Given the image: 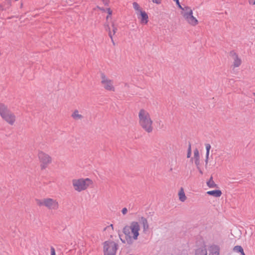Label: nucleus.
Returning a JSON list of instances; mask_svg holds the SVG:
<instances>
[{"instance_id":"45","label":"nucleus","mask_w":255,"mask_h":255,"mask_svg":"<svg viewBox=\"0 0 255 255\" xmlns=\"http://www.w3.org/2000/svg\"><path fill=\"white\" fill-rule=\"evenodd\" d=\"M22 4H22V3L21 2V7L22 6Z\"/></svg>"},{"instance_id":"42","label":"nucleus","mask_w":255,"mask_h":255,"mask_svg":"<svg viewBox=\"0 0 255 255\" xmlns=\"http://www.w3.org/2000/svg\"><path fill=\"white\" fill-rule=\"evenodd\" d=\"M241 255H246L245 253H244V250L240 253Z\"/></svg>"},{"instance_id":"25","label":"nucleus","mask_w":255,"mask_h":255,"mask_svg":"<svg viewBox=\"0 0 255 255\" xmlns=\"http://www.w3.org/2000/svg\"><path fill=\"white\" fill-rule=\"evenodd\" d=\"M35 201H36V204L38 206H44V204L43 203L44 199L43 200H40V199H35Z\"/></svg>"},{"instance_id":"33","label":"nucleus","mask_w":255,"mask_h":255,"mask_svg":"<svg viewBox=\"0 0 255 255\" xmlns=\"http://www.w3.org/2000/svg\"><path fill=\"white\" fill-rule=\"evenodd\" d=\"M195 164L196 165L197 168L200 167V159H195Z\"/></svg>"},{"instance_id":"26","label":"nucleus","mask_w":255,"mask_h":255,"mask_svg":"<svg viewBox=\"0 0 255 255\" xmlns=\"http://www.w3.org/2000/svg\"><path fill=\"white\" fill-rule=\"evenodd\" d=\"M205 145H206V154L209 155L210 150L211 148V145L209 143H207L205 144Z\"/></svg>"},{"instance_id":"28","label":"nucleus","mask_w":255,"mask_h":255,"mask_svg":"<svg viewBox=\"0 0 255 255\" xmlns=\"http://www.w3.org/2000/svg\"><path fill=\"white\" fill-rule=\"evenodd\" d=\"M97 8L99 9V10H101V11H104V12L106 11V9L105 8L103 7H100V6L97 5L96 6V7L94 8V9L96 10Z\"/></svg>"},{"instance_id":"8","label":"nucleus","mask_w":255,"mask_h":255,"mask_svg":"<svg viewBox=\"0 0 255 255\" xmlns=\"http://www.w3.org/2000/svg\"><path fill=\"white\" fill-rule=\"evenodd\" d=\"M44 206L49 209H57L58 208V203L56 200L51 198L44 199Z\"/></svg>"},{"instance_id":"1","label":"nucleus","mask_w":255,"mask_h":255,"mask_svg":"<svg viewBox=\"0 0 255 255\" xmlns=\"http://www.w3.org/2000/svg\"><path fill=\"white\" fill-rule=\"evenodd\" d=\"M140 231V226L138 222L133 221L130 223V225H126L123 229V232L125 235V240H121L123 243H125L126 241L128 245H131L133 243L134 240H137L139 235V231ZM120 238L121 235L119 234Z\"/></svg>"},{"instance_id":"31","label":"nucleus","mask_w":255,"mask_h":255,"mask_svg":"<svg viewBox=\"0 0 255 255\" xmlns=\"http://www.w3.org/2000/svg\"><path fill=\"white\" fill-rule=\"evenodd\" d=\"M11 0H5V4L7 5V8H8L11 5Z\"/></svg>"},{"instance_id":"24","label":"nucleus","mask_w":255,"mask_h":255,"mask_svg":"<svg viewBox=\"0 0 255 255\" xmlns=\"http://www.w3.org/2000/svg\"><path fill=\"white\" fill-rule=\"evenodd\" d=\"M176 2V5L180 9H181L182 11H186V9H185V7H183L180 4V2H179V0H177L176 1H175Z\"/></svg>"},{"instance_id":"2","label":"nucleus","mask_w":255,"mask_h":255,"mask_svg":"<svg viewBox=\"0 0 255 255\" xmlns=\"http://www.w3.org/2000/svg\"><path fill=\"white\" fill-rule=\"evenodd\" d=\"M139 125L142 128L148 133L151 132L152 121L149 113L144 109H141L138 114Z\"/></svg>"},{"instance_id":"20","label":"nucleus","mask_w":255,"mask_h":255,"mask_svg":"<svg viewBox=\"0 0 255 255\" xmlns=\"http://www.w3.org/2000/svg\"><path fill=\"white\" fill-rule=\"evenodd\" d=\"M132 5L134 9L135 10L138 11L139 12H140V10H142L139 5L136 2H133Z\"/></svg>"},{"instance_id":"47","label":"nucleus","mask_w":255,"mask_h":255,"mask_svg":"<svg viewBox=\"0 0 255 255\" xmlns=\"http://www.w3.org/2000/svg\"><path fill=\"white\" fill-rule=\"evenodd\" d=\"M253 94L255 96V93H254Z\"/></svg>"},{"instance_id":"16","label":"nucleus","mask_w":255,"mask_h":255,"mask_svg":"<svg viewBox=\"0 0 255 255\" xmlns=\"http://www.w3.org/2000/svg\"><path fill=\"white\" fill-rule=\"evenodd\" d=\"M178 196L179 200L182 201L184 202L186 199V196L185 195V194L184 192L183 188H181L180 191L178 192Z\"/></svg>"},{"instance_id":"38","label":"nucleus","mask_w":255,"mask_h":255,"mask_svg":"<svg viewBox=\"0 0 255 255\" xmlns=\"http://www.w3.org/2000/svg\"><path fill=\"white\" fill-rule=\"evenodd\" d=\"M209 156V155L206 154V159H205V166L206 167L207 166L208 163Z\"/></svg>"},{"instance_id":"14","label":"nucleus","mask_w":255,"mask_h":255,"mask_svg":"<svg viewBox=\"0 0 255 255\" xmlns=\"http://www.w3.org/2000/svg\"><path fill=\"white\" fill-rule=\"evenodd\" d=\"M220 247L216 245H213L210 247V250L213 254L219 255L220 254Z\"/></svg>"},{"instance_id":"21","label":"nucleus","mask_w":255,"mask_h":255,"mask_svg":"<svg viewBox=\"0 0 255 255\" xmlns=\"http://www.w3.org/2000/svg\"><path fill=\"white\" fill-rule=\"evenodd\" d=\"M192 153V149H191V144L190 142L188 143V147L187 149V157L190 158L191 157Z\"/></svg>"},{"instance_id":"19","label":"nucleus","mask_w":255,"mask_h":255,"mask_svg":"<svg viewBox=\"0 0 255 255\" xmlns=\"http://www.w3.org/2000/svg\"><path fill=\"white\" fill-rule=\"evenodd\" d=\"M72 117L75 119H81L83 118V116L78 114V110H75L72 114Z\"/></svg>"},{"instance_id":"12","label":"nucleus","mask_w":255,"mask_h":255,"mask_svg":"<svg viewBox=\"0 0 255 255\" xmlns=\"http://www.w3.org/2000/svg\"><path fill=\"white\" fill-rule=\"evenodd\" d=\"M139 221L142 225L143 232L145 233L149 229V225L147 219L143 217H141L139 220Z\"/></svg>"},{"instance_id":"10","label":"nucleus","mask_w":255,"mask_h":255,"mask_svg":"<svg viewBox=\"0 0 255 255\" xmlns=\"http://www.w3.org/2000/svg\"><path fill=\"white\" fill-rule=\"evenodd\" d=\"M101 83L103 85L104 88L108 91H115V88L113 85V82L111 80L107 81L102 80Z\"/></svg>"},{"instance_id":"6","label":"nucleus","mask_w":255,"mask_h":255,"mask_svg":"<svg viewBox=\"0 0 255 255\" xmlns=\"http://www.w3.org/2000/svg\"><path fill=\"white\" fill-rule=\"evenodd\" d=\"M186 11H181V14L187 22L193 26H195L198 23V20L193 15V11L188 6H185Z\"/></svg>"},{"instance_id":"9","label":"nucleus","mask_w":255,"mask_h":255,"mask_svg":"<svg viewBox=\"0 0 255 255\" xmlns=\"http://www.w3.org/2000/svg\"><path fill=\"white\" fill-rule=\"evenodd\" d=\"M138 18L140 20L141 24H146L148 22V16L147 13L144 10H140L139 14L137 13Z\"/></svg>"},{"instance_id":"39","label":"nucleus","mask_w":255,"mask_h":255,"mask_svg":"<svg viewBox=\"0 0 255 255\" xmlns=\"http://www.w3.org/2000/svg\"><path fill=\"white\" fill-rule=\"evenodd\" d=\"M249 3L251 4L255 5V0H249Z\"/></svg>"},{"instance_id":"34","label":"nucleus","mask_w":255,"mask_h":255,"mask_svg":"<svg viewBox=\"0 0 255 255\" xmlns=\"http://www.w3.org/2000/svg\"><path fill=\"white\" fill-rule=\"evenodd\" d=\"M127 212L128 209L126 207L123 208V209L122 210V213H123V215H126L127 213Z\"/></svg>"},{"instance_id":"27","label":"nucleus","mask_w":255,"mask_h":255,"mask_svg":"<svg viewBox=\"0 0 255 255\" xmlns=\"http://www.w3.org/2000/svg\"><path fill=\"white\" fill-rule=\"evenodd\" d=\"M230 56H231L233 59H234L238 55L234 50H232L230 52Z\"/></svg>"},{"instance_id":"7","label":"nucleus","mask_w":255,"mask_h":255,"mask_svg":"<svg viewBox=\"0 0 255 255\" xmlns=\"http://www.w3.org/2000/svg\"><path fill=\"white\" fill-rule=\"evenodd\" d=\"M38 157L41 163L40 165L41 170L45 169L48 164L51 162V157L43 151H40L38 153Z\"/></svg>"},{"instance_id":"30","label":"nucleus","mask_w":255,"mask_h":255,"mask_svg":"<svg viewBox=\"0 0 255 255\" xmlns=\"http://www.w3.org/2000/svg\"><path fill=\"white\" fill-rule=\"evenodd\" d=\"M110 228H111L112 229V230L113 231L114 230V226H113V224H111L110 226H107L106 227H105L104 229V231H106V230H108V229H110Z\"/></svg>"},{"instance_id":"32","label":"nucleus","mask_w":255,"mask_h":255,"mask_svg":"<svg viewBox=\"0 0 255 255\" xmlns=\"http://www.w3.org/2000/svg\"><path fill=\"white\" fill-rule=\"evenodd\" d=\"M51 255H56L55 249L53 247H51Z\"/></svg>"},{"instance_id":"35","label":"nucleus","mask_w":255,"mask_h":255,"mask_svg":"<svg viewBox=\"0 0 255 255\" xmlns=\"http://www.w3.org/2000/svg\"><path fill=\"white\" fill-rule=\"evenodd\" d=\"M153 3L157 4H159L161 3L162 0H151Z\"/></svg>"},{"instance_id":"11","label":"nucleus","mask_w":255,"mask_h":255,"mask_svg":"<svg viewBox=\"0 0 255 255\" xmlns=\"http://www.w3.org/2000/svg\"><path fill=\"white\" fill-rule=\"evenodd\" d=\"M112 27H113V34L112 33V32L111 31L109 25L108 24L105 25V27L106 30H108V31H109V36L111 38L113 44L115 45V42H114V41L113 40V35H114L115 34V33L116 32V31L117 30V26H116L115 25V24H114V22L112 23Z\"/></svg>"},{"instance_id":"23","label":"nucleus","mask_w":255,"mask_h":255,"mask_svg":"<svg viewBox=\"0 0 255 255\" xmlns=\"http://www.w3.org/2000/svg\"><path fill=\"white\" fill-rule=\"evenodd\" d=\"M194 158L195 159H200L199 152L197 148L194 150Z\"/></svg>"},{"instance_id":"3","label":"nucleus","mask_w":255,"mask_h":255,"mask_svg":"<svg viewBox=\"0 0 255 255\" xmlns=\"http://www.w3.org/2000/svg\"><path fill=\"white\" fill-rule=\"evenodd\" d=\"M0 115L7 123L12 125L15 121V116L4 104L0 103Z\"/></svg>"},{"instance_id":"13","label":"nucleus","mask_w":255,"mask_h":255,"mask_svg":"<svg viewBox=\"0 0 255 255\" xmlns=\"http://www.w3.org/2000/svg\"><path fill=\"white\" fill-rule=\"evenodd\" d=\"M209 195L215 197H219L221 196L222 193L219 189H216L214 190L209 191L207 192Z\"/></svg>"},{"instance_id":"36","label":"nucleus","mask_w":255,"mask_h":255,"mask_svg":"<svg viewBox=\"0 0 255 255\" xmlns=\"http://www.w3.org/2000/svg\"><path fill=\"white\" fill-rule=\"evenodd\" d=\"M103 3L106 6H108L109 4L110 0H104L102 1Z\"/></svg>"},{"instance_id":"41","label":"nucleus","mask_w":255,"mask_h":255,"mask_svg":"<svg viewBox=\"0 0 255 255\" xmlns=\"http://www.w3.org/2000/svg\"><path fill=\"white\" fill-rule=\"evenodd\" d=\"M5 9L6 8H4L2 4H0V10H5Z\"/></svg>"},{"instance_id":"29","label":"nucleus","mask_w":255,"mask_h":255,"mask_svg":"<svg viewBox=\"0 0 255 255\" xmlns=\"http://www.w3.org/2000/svg\"><path fill=\"white\" fill-rule=\"evenodd\" d=\"M106 11H107V12L108 13L109 15H112L113 11L110 8H107L106 9Z\"/></svg>"},{"instance_id":"15","label":"nucleus","mask_w":255,"mask_h":255,"mask_svg":"<svg viewBox=\"0 0 255 255\" xmlns=\"http://www.w3.org/2000/svg\"><path fill=\"white\" fill-rule=\"evenodd\" d=\"M195 255H207V251L205 248H199L196 250Z\"/></svg>"},{"instance_id":"5","label":"nucleus","mask_w":255,"mask_h":255,"mask_svg":"<svg viewBox=\"0 0 255 255\" xmlns=\"http://www.w3.org/2000/svg\"><path fill=\"white\" fill-rule=\"evenodd\" d=\"M103 245L104 255H116L118 248V244L114 241H106Z\"/></svg>"},{"instance_id":"4","label":"nucleus","mask_w":255,"mask_h":255,"mask_svg":"<svg viewBox=\"0 0 255 255\" xmlns=\"http://www.w3.org/2000/svg\"><path fill=\"white\" fill-rule=\"evenodd\" d=\"M92 183V180L88 178L73 179L72 180V184L74 189L78 192L86 190Z\"/></svg>"},{"instance_id":"17","label":"nucleus","mask_w":255,"mask_h":255,"mask_svg":"<svg viewBox=\"0 0 255 255\" xmlns=\"http://www.w3.org/2000/svg\"><path fill=\"white\" fill-rule=\"evenodd\" d=\"M207 185L210 188H218L217 184H215L213 181L212 176L207 182Z\"/></svg>"},{"instance_id":"44","label":"nucleus","mask_w":255,"mask_h":255,"mask_svg":"<svg viewBox=\"0 0 255 255\" xmlns=\"http://www.w3.org/2000/svg\"><path fill=\"white\" fill-rule=\"evenodd\" d=\"M193 157H192V158H191V159H190L191 161H192H192H193Z\"/></svg>"},{"instance_id":"18","label":"nucleus","mask_w":255,"mask_h":255,"mask_svg":"<svg viewBox=\"0 0 255 255\" xmlns=\"http://www.w3.org/2000/svg\"><path fill=\"white\" fill-rule=\"evenodd\" d=\"M234 61L233 66L234 67H239L242 63L241 59L239 57V56H236L235 58H234Z\"/></svg>"},{"instance_id":"43","label":"nucleus","mask_w":255,"mask_h":255,"mask_svg":"<svg viewBox=\"0 0 255 255\" xmlns=\"http://www.w3.org/2000/svg\"><path fill=\"white\" fill-rule=\"evenodd\" d=\"M111 16V15H108L107 16V17H106V19H107V20H108V18H109V17H110Z\"/></svg>"},{"instance_id":"37","label":"nucleus","mask_w":255,"mask_h":255,"mask_svg":"<svg viewBox=\"0 0 255 255\" xmlns=\"http://www.w3.org/2000/svg\"><path fill=\"white\" fill-rule=\"evenodd\" d=\"M101 78H102V80L107 81L108 80V79H106V75L103 73H101Z\"/></svg>"},{"instance_id":"22","label":"nucleus","mask_w":255,"mask_h":255,"mask_svg":"<svg viewBox=\"0 0 255 255\" xmlns=\"http://www.w3.org/2000/svg\"><path fill=\"white\" fill-rule=\"evenodd\" d=\"M243 250V248L241 246H236L233 248V251L240 253Z\"/></svg>"},{"instance_id":"46","label":"nucleus","mask_w":255,"mask_h":255,"mask_svg":"<svg viewBox=\"0 0 255 255\" xmlns=\"http://www.w3.org/2000/svg\"><path fill=\"white\" fill-rule=\"evenodd\" d=\"M174 1H176L177 0H173Z\"/></svg>"},{"instance_id":"40","label":"nucleus","mask_w":255,"mask_h":255,"mask_svg":"<svg viewBox=\"0 0 255 255\" xmlns=\"http://www.w3.org/2000/svg\"><path fill=\"white\" fill-rule=\"evenodd\" d=\"M197 168L198 169V171H199V173H200L201 175H202V174H203V173L202 170H201V169L200 168V167H197Z\"/></svg>"}]
</instances>
